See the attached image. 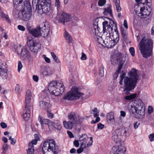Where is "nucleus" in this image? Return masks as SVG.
I'll return each instance as SVG.
<instances>
[{
	"mask_svg": "<svg viewBox=\"0 0 154 154\" xmlns=\"http://www.w3.org/2000/svg\"><path fill=\"white\" fill-rule=\"evenodd\" d=\"M153 42L150 39L145 36L139 43V49L142 56L147 58L152 55Z\"/></svg>",
	"mask_w": 154,
	"mask_h": 154,
	"instance_id": "obj_1",
	"label": "nucleus"
},
{
	"mask_svg": "<svg viewBox=\"0 0 154 154\" xmlns=\"http://www.w3.org/2000/svg\"><path fill=\"white\" fill-rule=\"evenodd\" d=\"M130 77L126 76L123 81L124 88L125 90H133L137 85V81L139 80V75L137 72V70L133 68L128 73Z\"/></svg>",
	"mask_w": 154,
	"mask_h": 154,
	"instance_id": "obj_2",
	"label": "nucleus"
},
{
	"mask_svg": "<svg viewBox=\"0 0 154 154\" xmlns=\"http://www.w3.org/2000/svg\"><path fill=\"white\" fill-rule=\"evenodd\" d=\"M144 104L140 99H137L134 101L131 105L129 111L131 115H137V118L139 119L143 118L145 115V109Z\"/></svg>",
	"mask_w": 154,
	"mask_h": 154,
	"instance_id": "obj_3",
	"label": "nucleus"
},
{
	"mask_svg": "<svg viewBox=\"0 0 154 154\" xmlns=\"http://www.w3.org/2000/svg\"><path fill=\"white\" fill-rule=\"evenodd\" d=\"M103 33L105 34L106 32H112L113 29L115 32L113 35V41L116 44L119 40V34L117 29L116 23L112 20L109 19V21H105L103 23Z\"/></svg>",
	"mask_w": 154,
	"mask_h": 154,
	"instance_id": "obj_4",
	"label": "nucleus"
},
{
	"mask_svg": "<svg viewBox=\"0 0 154 154\" xmlns=\"http://www.w3.org/2000/svg\"><path fill=\"white\" fill-rule=\"evenodd\" d=\"M48 89L51 94L58 96L64 93V87L62 83L52 81L49 85Z\"/></svg>",
	"mask_w": 154,
	"mask_h": 154,
	"instance_id": "obj_5",
	"label": "nucleus"
},
{
	"mask_svg": "<svg viewBox=\"0 0 154 154\" xmlns=\"http://www.w3.org/2000/svg\"><path fill=\"white\" fill-rule=\"evenodd\" d=\"M26 6L23 7L20 10H17V13L18 11H20L18 14V18L20 20L24 21H28L30 20L32 17V8L30 3L26 2Z\"/></svg>",
	"mask_w": 154,
	"mask_h": 154,
	"instance_id": "obj_6",
	"label": "nucleus"
},
{
	"mask_svg": "<svg viewBox=\"0 0 154 154\" xmlns=\"http://www.w3.org/2000/svg\"><path fill=\"white\" fill-rule=\"evenodd\" d=\"M32 96L31 91L27 90L26 91L25 96V105L23 110V114L22 115L23 118L25 120H28L30 117V103Z\"/></svg>",
	"mask_w": 154,
	"mask_h": 154,
	"instance_id": "obj_7",
	"label": "nucleus"
},
{
	"mask_svg": "<svg viewBox=\"0 0 154 154\" xmlns=\"http://www.w3.org/2000/svg\"><path fill=\"white\" fill-rule=\"evenodd\" d=\"M55 5L57 9V14L56 16L57 20L59 22L65 24V22L69 21L70 16L69 14L64 12L59 8L60 6L59 0H55Z\"/></svg>",
	"mask_w": 154,
	"mask_h": 154,
	"instance_id": "obj_8",
	"label": "nucleus"
},
{
	"mask_svg": "<svg viewBox=\"0 0 154 154\" xmlns=\"http://www.w3.org/2000/svg\"><path fill=\"white\" fill-rule=\"evenodd\" d=\"M38 3L35 5H36V11L39 14L46 13L48 12L51 10V4L49 3V0H44L38 1Z\"/></svg>",
	"mask_w": 154,
	"mask_h": 154,
	"instance_id": "obj_9",
	"label": "nucleus"
},
{
	"mask_svg": "<svg viewBox=\"0 0 154 154\" xmlns=\"http://www.w3.org/2000/svg\"><path fill=\"white\" fill-rule=\"evenodd\" d=\"M57 148L54 140H47L44 143L42 149L44 153L51 151L53 154H55Z\"/></svg>",
	"mask_w": 154,
	"mask_h": 154,
	"instance_id": "obj_10",
	"label": "nucleus"
},
{
	"mask_svg": "<svg viewBox=\"0 0 154 154\" xmlns=\"http://www.w3.org/2000/svg\"><path fill=\"white\" fill-rule=\"evenodd\" d=\"M78 88H73L63 97L64 99L72 100L79 98L84 95V94L78 91Z\"/></svg>",
	"mask_w": 154,
	"mask_h": 154,
	"instance_id": "obj_11",
	"label": "nucleus"
},
{
	"mask_svg": "<svg viewBox=\"0 0 154 154\" xmlns=\"http://www.w3.org/2000/svg\"><path fill=\"white\" fill-rule=\"evenodd\" d=\"M27 43L30 50L34 52H37L38 49H40L41 47L39 43L34 40L31 37L28 38Z\"/></svg>",
	"mask_w": 154,
	"mask_h": 154,
	"instance_id": "obj_12",
	"label": "nucleus"
},
{
	"mask_svg": "<svg viewBox=\"0 0 154 154\" xmlns=\"http://www.w3.org/2000/svg\"><path fill=\"white\" fill-rule=\"evenodd\" d=\"M16 52L18 54L25 59H28L30 57L29 52L25 47H18L17 49Z\"/></svg>",
	"mask_w": 154,
	"mask_h": 154,
	"instance_id": "obj_13",
	"label": "nucleus"
},
{
	"mask_svg": "<svg viewBox=\"0 0 154 154\" xmlns=\"http://www.w3.org/2000/svg\"><path fill=\"white\" fill-rule=\"evenodd\" d=\"M14 7L17 11L26 6V2L30 3L28 0H13Z\"/></svg>",
	"mask_w": 154,
	"mask_h": 154,
	"instance_id": "obj_14",
	"label": "nucleus"
},
{
	"mask_svg": "<svg viewBox=\"0 0 154 154\" xmlns=\"http://www.w3.org/2000/svg\"><path fill=\"white\" fill-rule=\"evenodd\" d=\"M95 29H92L91 31V35L93 36H95L97 38V39L99 42H99V40L100 41L102 40L101 36H102L101 32H100L101 30H100V29H99V27L95 29V32L94 31Z\"/></svg>",
	"mask_w": 154,
	"mask_h": 154,
	"instance_id": "obj_15",
	"label": "nucleus"
},
{
	"mask_svg": "<svg viewBox=\"0 0 154 154\" xmlns=\"http://www.w3.org/2000/svg\"><path fill=\"white\" fill-rule=\"evenodd\" d=\"M29 32L32 35L35 37H38L41 36V27L39 26L36 27L34 29H31L30 28H28Z\"/></svg>",
	"mask_w": 154,
	"mask_h": 154,
	"instance_id": "obj_16",
	"label": "nucleus"
},
{
	"mask_svg": "<svg viewBox=\"0 0 154 154\" xmlns=\"http://www.w3.org/2000/svg\"><path fill=\"white\" fill-rule=\"evenodd\" d=\"M112 150L110 152H113L116 154H119L120 153H124L126 152L125 148L121 145L113 146Z\"/></svg>",
	"mask_w": 154,
	"mask_h": 154,
	"instance_id": "obj_17",
	"label": "nucleus"
},
{
	"mask_svg": "<svg viewBox=\"0 0 154 154\" xmlns=\"http://www.w3.org/2000/svg\"><path fill=\"white\" fill-rule=\"evenodd\" d=\"M41 73L44 76H50L53 73V72L50 67H43L41 70Z\"/></svg>",
	"mask_w": 154,
	"mask_h": 154,
	"instance_id": "obj_18",
	"label": "nucleus"
},
{
	"mask_svg": "<svg viewBox=\"0 0 154 154\" xmlns=\"http://www.w3.org/2000/svg\"><path fill=\"white\" fill-rule=\"evenodd\" d=\"M78 116L74 112H72L69 113L68 115L69 121L76 126Z\"/></svg>",
	"mask_w": 154,
	"mask_h": 154,
	"instance_id": "obj_19",
	"label": "nucleus"
},
{
	"mask_svg": "<svg viewBox=\"0 0 154 154\" xmlns=\"http://www.w3.org/2000/svg\"><path fill=\"white\" fill-rule=\"evenodd\" d=\"M79 140L81 142V147H83L85 148L88 147H87V140L88 139V137L85 134L82 135L81 136H79Z\"/></svg>",
	"mask_w": 154,
	"mask_h": 154,
	"instance_id": "obj_20",
	"label": "nucleus"
},
{
	"mask_svg": "<svg viewBox=\"0 0 154 154\" xmlns=\"http://www.w3.org/2000/svg\"><path fill=\"white\" fill-rule=\"evenodd\" d=\"M39 105L41 107L45 109L46 111L50 109L51 106V105L49 102H46L44 99L42 101L40 102Z\"/></svg>",
	"mask_w": 154,
	"mask_h": 154,
	"instance_id": "obj_21",
	"label": "nucleus"
},
{
	"mask_svg": "<svg viewBox=\"0 0 154 154\" xmlns=\"http://www.w3.org/2000/svg\"><path fill=\"white\" fill-rule=\"evenodd\" d=\"M63 124L64 128L68 129H72L74 126L75 125L69 121L68 122L64 121L63 122Z\"/></svg>",
	"mask_w": 154,
	"mask_h": 154,
	"instance_id": "obj_22",
	"label": "nucleus"
},
{
	"mask_svg": "<svg viewBox=\"0 0 154 154\" xmlns=\"http://www.w3.org/2000/svg\"><path fill=\"white\" fill-rule=\"evenodd\" d=\"M8 69H0V75L3 79H7L8 76Z\"/></svg>",
	"mask_w": 154,
	"mask_h": 154,
	"instance_id": "obj_23",
	"label": "nucleus"
},
{
	"mask_svg": "<svg viewBox=\"0 0 154 154\" xmlns=\"http://www.w3.org/2000/svg\"><path fill=\"white\" fill-rule=\"evenodd\" d=\"M44 26L45 27H43L42 28L43 30L41 29V36L44 37H46L48 34L49 32V29L48 27L46 29H45V24H44Z\"/></svg>",
	"mask_w": 154,
	"mask_h": 154,
	"instance_id": "obj_24",
	"label": "nucleus"
},
{
	"mask_svg": "<svg viewBox=\"0 0 154 154\" xmlns=\"http://www.w3.org/2000/svg\"><path fill=\"white\" fill-rule=\"evenodd\" d=\"M120 55H113L111 58V61L112 64L114 65L117 64L119 61Z\"/></svg>",
	"mask_w": 154,
	"mask_h": 154,
	"instance_id": "obj_25",
	"label": "nucleus"
},
{
	"mask_svg": "<svg viewBox=\"0 0 154 154\" xmlns=\"http://www.w3.org/2000/svg\"><path fill=\"white\" fill-rule=\"evenodd\" d=\"M112 140L116 143H120L121 140V136L118 134H113L112 136Z\"/></svg>",
	"mask_w": 154,
	"mask_h": 154,
	"instance_id": "obj_26",
	"label": "nucleus"
},
{
	"mask_svg": "<svg viewBox=\"0 0 154 154\" xmlns=\"http://www.w3.org/2000/svg\"><path fill=\"white\" fill-rule=\"evenodd\" d=\"M54 126V127L58 130H61L62 126L60 124V122L58 120H55L54 122H52L51 125Z\"/></svg>",
	"mask_w": 154,
	"mask_h": 154,
	"instance_id": "obj_27",
	"label": "nucleus"
},
{
	"mask_svg": "<svg viewBox=\"0 0 154 154\" xmlns=\"http://www.w3.org/2000/svg\"><path fill=\"white\" fill-rule=\"evenodd\" d=\"M116 132L118 133V134L120 136L121 135L126 136L127 131L124 128H122L116 130Z\"/></svg>",
	"mask_w": 154,
	"mask_h": 154,
	"instance_id": "obj_28",
	"label": "nucleus"
},
{
	"mask_svg": "<svg viewBox=\"0 0 154 154\" xmlns=\"http://www.w3.org/2000/svg\"><path fill=\"white\" fill-rule=\"evenodd\" d=\"M106 119L108 121L110 122L112 121H114V113L112 112L108 113L106 115Z\"/></svg>",
	"mask_w": 154,
	"mask_h": 154,
	"instance_id": "obj_29",
	"label": "nucleus"
},
{
	"mask_svg": "<svg viewBox=\"0 0 154 154\" xmlns=\"http://www.w3.org/2000/svg\"><path fill=\"white\" fill-rule=\"evenodd\" d=\"M8 69L7 64L4 61L0 60V69Z\"/></svg>",
	"mask_w": 154,
	"mask_h": 154,
	"instance_id": "obj_30",
	"label": "nucleus"
},
{
	"mask_svg": "<svg viewBox=\"0 0 154 154\" xmlns=\"http://www.w3.org/2000/svg\"><path fill=\"white\" fill-rule=\"evenodd\" d=\"M114 3L116 6V10L118 12L120 11L121 10L119 0H113Z\"/></svg>",
	"mask_w": 154,
	"mask_h": 154,
	"instance_id": "obj_31",
	"label": "nucleus"
},
{
	"mask_svg": "<svg viewBox=\"0 0 154 154\" xmlns=\"http://www.w3.org/2000/svg\"><path fill=\"white\" fill-rule=\"evenodd\" d=\"M32 144L29 143L28 146V149L27 151V154H34V147L32 146Z\"/></svg>",
	"mask_w": 154,
	"mask_h": 154,
	"instance_id": "obj_32",
	"label": "nucleus"
},
{
	"mask_svg": "<svg viewBox=\"0 0 154 154\" xmlns=\"http://www.w3.org/2000/svg\"><path fill=\"white\" fill-rule=\"evenodd\" d=\"M103 13L105 15H106L108 14H109L110 16H112V12L111 7L109 6L107 8L104 9Z\"/></svg>",
	"mask_w": 154,
	"mask_h": 154,
	"instance_id": "obj_33",
	"label": "nucleus"
},
{
	"mask_svg": "<svg viewBox=\"0 0 154 154\" xmlns=\"http://www.w3.org/2000/svg\"><path fill=\"white\" fill-rule=\"evenodd\" d=\"M64 36L66 39L70 43L72 42V38L71 35L69 34L66 31L65 33Z\"/></svg>",
	"mask_w": 154,
	"mask_h": 154,
	"instance_id": "obj_34",
	"label": "nucleus"
},
{
	"mask_svg": "<svg viewBox=\"0 0 154 154\" xmlns=\"http://www.w3.org/2000/svg\"><path fill=\"white\" fill-rule=\"evenodd\" d=\"M50 121L48 119L40 118V122L42 126L44 124L48 125L50 123Z\"/></svg>",
	"mask_w": 154,
	"mask_h": 154,
	"instance_id": "obj_35",
	"label": "nucleus"
},
{
	"mask_svg": "<svg viewBox=\"0 0 154 154\" xmlns=\"http://www.w3.org/2000/svg\"><path fill=\"white\" fill-rule=\"evenodd\" d=\"M119 61V62L118 69H119V70H121L122 66L124 63L125 61L124 60H123L122 58H121L120 56Z\"/></svg>",
	"mask_w": 154,
	"mask_h": 154,
	"instance_id": "obj_36",
	"label": "nucleus"
},
{
	"mask_svg": "<svg viewBox=\"0 0 154 154\" xmlns=\"http://www.w3.org/2000/svg\"><path fill=\"white\" fill-rule=\"evenodd\" d=\"M98 116L99 114H98V113H94V117L96 118V119L95 121L94 120H92L91 122V123L92 124H95L100 121V119Z\"/></svg>",
	"mask_w": 154,
	"mask_h": 154,
	"instance_id": "obj_37",
	"label": "nucleus"
},
{
	"mask_svg": "<svg viewBox=\"0 0 154 154\" xmlns=\"http://www.w3.org/2000/svg\"><path fill=\"white\" fill-rule=\"evenodd\" d=\"M137 96V94L134 93L129 95L125 97V99L126 100H131L135 98Z\"/></svg>",
	"mask_w": 154,
	"mask_h": 154,
	"instance_id": "obj_38",
	"label": "nucleus"
},
{
	"mask_svg": "<svg viewBox=\"0 0 154 154\" xmlns=\"http://www.w3.org/2000/svg\"><path fill=\"white\" fill-rule=\"evenodd\" d=\"M99 74L101 77H103L104 75V68L103 65H101L99 69Z\"/></svg>",
	"mask_w": 154,
	"mask_h": 154,
	"instance_id": "obj_39",
	"label": "nucleus"
},
{
	"mask_svg": "<svg viewBox=\"0 0 154 154\" xmlns=\"http://www.w3.org/2000/svg\"><path fill=\"white\" fill-rule=\"evenodd\" d=\"M135 1L137 3H139L138 4L139 7L144 5L146 3V0H135Z\"/></svg>",
	"mask_w": 154,
	"mask_h": 154,
	"instance_id": "obj_40",
	"label": "nucleus"
},
{
	"mask_svg": "<svg viewBox=\"0 0 154 154\" xmlns=\"http://www.w3.org/2000/svg\"><path fill=\"white\" fill-rule=\"evenodd\" d=\"M85 117H81L79 118V116H78L77 118V125L79 124H81L82 123Z\"/></svg>",
	"mask_w": 154,
	"mask_h": 154,
	"instance_id": "obj_41",
	"label": "nucleus"
},
{
	"mask_svg": "<svg viewBox=\"0 0 154 154\" xmlns=\"http://www.w3.org/2000/svg\"><path fill=\"white\" fill-rule=\"evenodd\" d=\"M47 111L48 112L47 115L48 117L51 119L53 118L54 117V114L51 112L50 109L47 110Z\"/></svg>",
	"mask_w": 154,
	"mask_h": 154,
	"instance_id": "obj_42",
	"label": "nucleus"
},
{
	"mask_svg": "<svg viewBox=\"0 0 154 154\" xmlns=\"http://www.w3.org/2000/svg\"><path fill=\"white\" fill-rule=\"evenodd\" d=\"M129 51L131 56L134 57L135 55V50L133 47H131L129 48Z\"/></svg>",
	"mask_w": 154,
	"mask_h": 154,
	"instance_id": "obj_43",
	"label": "nucleus"
},
{
	"mask_svg": "<svg viewBox=\"0 0 154 154\" xmlns=\"http://www.w3.org/2000/svg\"><path fill=\"white\" fill-rule=\"evenodd\" d=\"M106 2V0H99L98 2V4L99 6H102L104 5Z\"/></svg>",
	"mask_w": 154,
	"mask_h": 154,
	"instance_id": "obj_44",
	"label": "nucleus"
},
{
	"mask_svg": "<svg viewBox=\"0 0 154 154\" xmlns=\"http://www.w3.org/2000/svg\"><path fill=\"white\" fill-rule=\"evenodd\" d=\"M120 71L121 70H119L118 69L117 70L113 75L114 79H116L117 78L118 76V74L120 73Z\"/></svg>",
	"mask_w": 154,
	"mask_h": 154,
	"instance_id": "obj_45",
	"label": "nucleus"
},
{
	"mask_svg": "<svg viewBox=\"0 0 154 154\" xmlns=\"http://www.w3.org/2000/svg\"><path fill=\"white\" fill-rule=\"evenodd\" d=\"M98 27V26L97 22L96 20L94 21L93 23V26L92 29H95V30L94 31L95 32V29L97 28Z\"/></svg>",
	"mask_w": 154,
	"mask_h": 154,
	"instance_id": "obj_46",
	"label": "nucleus"
},
{
	"mask_svg": "<svg viewBox=\"0 0 154 154\" xmlns=\"http://www.w3.org/2000/svg\"><path fill=\"white\" fill-rule=\"evenodd\" d=\"M15 90L19 94L21 92V90L20 89V85H19L17 84L16 85L15 87Z\"/></svg>",
	"mask_w": 154,
	"mask_h": 154,
	"instance_id": "obj_47",
	"label": "nucleus"
},
{
	"mask_svg": "<svg viewBox=\"0 0 154 154\" xmlns=\"http://www.w3.org/2000/svg\"><path fill=\"white\" fill-rule=\"evenodd\" d=\"M0 15L2 17L5 18L7 20H8L9 19L7 16L3 13V11H0Z\"/></svg>",
	"mask_w": 154,
	"mask_h": 154,
	"instance_id": "obj_48",
	"label": "nucleus"
},
{
	"mask_svg": "<svg viewBox=\"0 0 154 154\" xmlns=\"http://www.w3.org/2000/svg\"><path fill=\"white\" fill-rule=\"evenodd\" d=\"M23 66L20 61H19L18 63V71L20 72L21 69L22 68Z\"/></svg>",
	"mask_w": 154,
	"mask_h": 154,
	"instance_id": "obj_49",
	"label": "nucleus"
},
{
	"mask_svg": "<svg viewBox=\"0 0 154 154\" xmlns=\"http://www.w3.org/2000/svg\"><path fill=\"white\" fill-rule=\"evenodd\" d=\"M97 128L98 129H102L104 126V125L102 124L101 123H99L97 125Z\"/></svg>",
	"mask_w": 154,
	"mask_h": 154,
	"instance_id": "obj_50",
	"label": "nucleus"
},
{
	"mask_svg": "<svg viewBox=\"0 0 154 154\" xmlns=\"http://www.w3.org/2000/svg\"><path fill=\"white\" fill-rule=\"evenodd\" d=\"M149 138L151 141H152L154 140V134L152 133L150 134L149 136Z\"/></svg>",
	"mask_w": 154,
	"mask_h": 154,
	"instance_id": "obj_51",
	"label": "nucleus"
},
{
	"mask_svg": "<svg viewBox=\"0 0 154 154\" xmlns=\"http://www.w3.org/2000/svg\"><path fill=\"white\" fill-rule=\"evenodd\" d=\"M82 60H85L87 59V56L83 52L82 53V56L81 57Z\"/></svg>",
	"mask_w": 154,
	"mask_h": 154,
	"instance_id": "obj_52",
	"label": "nucleus"
},
{
	"mask_svg": "<svg viewBox=\"0 0 154 154\" xmlns=\"http://www.w3.org/2000/svg\"><path fill=\"white\" fill-rule=\"evenodd\" d=\"M18 29L20 30L24 31L25 30V27L22 25H19L17 26Z\"/></svg>",
	"mask_w": 154,
	"mask_h": 154,
	"instance_id": "obj_53",
	"label": "nucleus"
},
{
	"mask_svg": "<svg viewBox=\"0 0 154 154\" xmlns=\"http://www.w3.org/2000/svg\"><path fill=\"white\" fill-rule=\"evenodd\" d=\"M90 140L88 142V143L87 144V147H89L91 146L92 145L93 142L92 137H90Z\"/></svg>",
	"mask_w": 154,
	"mask_h": 154,
	"instance_id": "obj_54",
	"label": "nucleus"
},
{
	"mask_svg": "<svg viewBox=\"0 0 154 154\" xmlns=\"http://www.w3.org/2000/svg\"><path fill=\"white\" fill-rule=\"evenodd\" d=\"M153 111V109L152 106H149L148 108V112L149 114L151 113Z\"/></svg>",
	"mask_w": 154,
	"mask_h": 154,
	"instance_id": "obj_55",
	"label": "nucleus"
},
{
	"mask_svg": "<svg viewBox=\"0 0 154 154\" xmlns=\"http://www.w3.org/2000/svg\"><path fill=\"white\" fill-rule=\"evenodd\" d=\"M126 75V72H125L124 71H122V74L120 75V78L122 79H125V77H126L125 76Z\"/></svg>",
	"mask_w": 154,
	"mask_h": 154,
	"instance_id": "obj_56",
	"label": "nucleus"
},
{
	"mask_svg": "<svg viewBox=\"0 0 154 154\" xmlns=\"http://www.w3.org/2000/svg\"><path fill=\"white\" fill-rule=\"evenodd\" d=\"M85 148L82 147H81L80 146V148L77 149V152L78 153H81L83 151V149Z\"/></svg>",
	"mask_w": 154,
	"mask_h": 154,
	"instance_id": "obj_57",
	"label": "nucleus"
},
{
	"mask_svg": "<svg viewBox=\"0 0 154 154\" xmlns=\"http://www.w3.org/2000/svg\"><path fill=\"white\" fill-rule=\"evenodd\" d=\"M37 140H33L31 142L29 143H32V145H31L32 146V147H34V146L33 145V144H36L37 143Z\"/></svg>",
	"mask_w": 154,
	"mask_h": 154,
	"instance_id": "obj_58",
	"label": "nucleus"
},
{
	"mask_svg": "<svg viewBox=\"0 0 154 154\" xmlns=\"http://www.w3.org/2000/svg\"><path fill=\"white\" fill-rule=\"evenodd\" d=\"M3 151L5 152L6 151L7 149L8 148V146L7 144H5L3 145Z\"/></svg>",
	"mask_w": 154,
	"mask_h": 154,
	"instance_id": "obj_59",
	"label": "nucleus"
},
{
	"mask_svg": "<svg viewBox=\"0 0 154 154\" xmlns=\"http://www.w3.org/2000/svg\"><path fill=\"white\" fill-rule=\"evenodd\" d=\"M1 127L3 128H5L7 127V125L6 124L5 122H2L1 123Z\"/></svg>",
	"mask_w": 154,
	"mask_h": 154,
	"instance_id": "obj_60",
	"label": "nucleus"
},
{
	"mask_svg": "<svg viewBox=\"0 0 154 154\" xmlns=\"http://www.w3.org/2000/svg\"><path fill=\"white\" fill-rule=\"evenodd\" d=\"M74 145L76 147H78L79 146V144L78 141L77 140H75L73 142Z\"/></svg>",
	"mask_w": 154,
	"mask_h": 154,
	"instance_id": "obj_61",
	"label": "nucleus"
},
{
	"mask_svg": "<svg viewBox=\"0 0 154 154\" xmlns=\"http://www.w3.org/2000/svg\"><path fill=\"white\" fill-rule=\"evenodd\" d=\"M67 133L69 136L70 138H72L74 137L73 135L72 134V133L71 131H67Z\"/></svg>",
	"mask_w": 154,
	"mask_h": 154,
	"instance_id": "obj_62",
	"label": "nucleus"
},
{
	"mask_svg": "<svg viewBox=\"0 0 154 154\" xmlns=\"http://www.w3.org/2000/svg\"><path fill=\"white\" fill-rule=\"evenodd\" d=\"M122 36L125 40H126L127 38L125 32H123L122 33Z\"/></svg>",
	"mask_w": 154,
	"mask_h": 154,
	"instance_id": "obj_63",
	"label": "nucleus"
},
{
	"mask_svg": "<svg viewBox=\"0 0 154 154\" xmlns=\"http://www.w3.org/2000/svg\"><path fill=\"white\" fill-rule=\"evenodd\" d=\"M33 79L35 82H37L38 81V77L37 76L33 75Z\"/></svg>",
	"mask_w": 154,
	"mask_h": 154,
	"instance_id": "obj_64",
	"label": "nucleus"
}]
</instances>
